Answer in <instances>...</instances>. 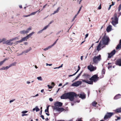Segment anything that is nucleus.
I'll return each instance as SVG.
<instances>
[{
	"mask_svg": "<svg viewBox=\"0 0 121 121\" xmlns=\"http://www.w3.org/2000/svg\"><path fill=\"white\" fill-rule=\"evenodd\" d=\"M109 40V37L106 35V33H104V35L103 37L97 46V50L98 51L100 50L101 49L100 47H102L103 48L104 45H107Z\"/></svg>",
	"mask_w": 121,
	"mask_h": 121,
	"instance_id": "f257e3e1",
	"label": "nucleus"
},
{
	"mask_svg": "<svg viewBox=\"0 0 121 121\" xmlns=\"http://www.w3.org/2000/svg\"><path fill=\"white\" fill-rule=\"evenodd\" d=\"M77 95L73 92H69L63 94L61 96L62 99H69L71 101H73L74 99V97H77Z\"/></svg>",
	"mask_w": 121,
	"mask_h": 121,
	"instance_id": "f03ea898",
	"label": "nucleus"
},
{
	"mask_svg": "<svg viewBox=\"0 0 121 121\" xmlns=\"http://www.w3.org/2000/svg\"><path fill=\"white\" fill-rule=\"evenodd\" d=\"M112 20V25L115 26V25L118 23V18L117 17V14L115 13L114 15V17L111 18Z\"/></svg>",
	"mask_w": 121,
	"mask_h": 121,
	"instance_id": "7ed1b4c3",
	"label": "nucleus"
},
{
	"mask_svg": "<svg viewBox=\"0 0 121 121\" xmlns=\"http://www.w3.org/2000/svg\"><path fill=\"white\" fill-rule=\"evenodd\" d=\"M101 59V56L99 55L98 56H95L93 58V61L95 63L97 64L98 61H100Z\"/></svg>",
	"mask_w": 121,
	"mask_h": 121,
	"instance_id": "20e7f679",
	"label": "nucleus"
},
{
	"mask_svg": "<svg viewBox=\"0 0 121 121\" xmlns=\"http://www.w3.org/2000/svg\"><path fill=\"white\" fill-rule=\"evenodd\" d=\"M99 78L98 77L97 74H95L92 76L89 79L90 80V81H92L93 83V82H96L98 80Z\"/></svg>",
	"mask_w": 121,
	"mask_h": 121,
	"instance_id": "39448f33",
	"label": "nucleus"
},
{
	"mask_svg": "<svg viewBox=\"0 0 121 121\" xmlns=\"http://www.w3.org/2000/svg\"><path fill=\"white\" fill-rule=\"evenodd\" d=\"M114 114L113 112H107L105 116L104 119L106 120L107 119L110 118Z\"/></svg>",
	"mask_w": 121,
	"mask_h": 121,
	"instance_id": "423d86ee",
	"label": "nucleus"
},
{
	"mask_svg": "<svg viewBox=\"0 0 121 121\" xmlns=\"http://www.w3.org/2000/svg\"><path fill=\"white\" fill-rule=\"evenodd\" d=\"M53 109L54 110H56L57 111L61 112L63 111L64 109L63 108H59L56 106H52Z\"/></svg>",
	"mask_w": 121,
	"mask_h": 121,
	"instance_id": "0eeeda50",
	"label": "nucleus"
},
{
	"mask_svg": "<svg viewBox=\"0 0 121 121\" xmlns=\"http://www.w3.org/2000/svg\"><path fill=\"white\" fill-rule=\"evenodd\" d=\"M88 69L90 71H93L95 70L96 69V67H94L93 65H89L88 67Z\"/></svg>",
	"mask_w": 121,
	"mask_h": 121,
	"instance_id": "6e6552de",
	"label": "nucleus"
},
{
	"mask_svg": "<svg viewBox=\"0 0 121 121\" xmlns=\"http://www.w3.org/2000/svg\"><path fill=\"white\" fill-rule=\"evenodd\" d=\"M31 29V27H30L28 28L26 30H22L20 31V33L21 34H25L28 33L29 31Z\"/></svg>",
	"mask_w": 121,
	"mask_h": 121,
	"instance_id": "1a4fd4ad",
	"label": "nucleus"
},
{
	"mask_svg": "<svg viewBox=\"0 0 121 121\" xmlns=\"http://www.w3.org/2000/svg\"><path fill=\"white\" fill-rule=\"evenodd\" d=\"M116 51L115 50H114L111 53L108 54V58H110L115 53Z\"/></svg>",
	"mask_w": 121,
	"mask_h": 121,
	"instance_id": "9d476101",
	"label": "nucleus"
},
{
	"mask_svg": "<svg viewBox=\"0 0 121 121\" xmlns=\"http://www.w3.org/2000/svg\"><path fill=\"white\" fill-rule=\"evenodd\" d=\"M115 64L117 65L121 66V58L117 59L115 61Z\"/></svg>",
	"mask_w": 121,
	"mask_h": 121,
	"instance_id": "9b49d317",
	"label": "nucleus"
},
{
	"mask_svg": "<svg viewBox=\"0 0 121 121\" xmlns=\"http://www.w3.org/2000/svg\"><path fill=\"white\" fill-rule=\"evenodd\" d=\"M82 83L81 81H78L73 83L72 85L76 86H78L79 85L81 84Z\"/></svg>",
	"mask_w": 121,
	"mask_h": 121,
	"instance_id": "f8f14e48",
	"label": "nucleus"
},
{
	"mask_svg": "<svg viewBox=\"0 0 121 121\" xmlns=\"http://www.w3.org/2000/svg\"><path fill=\"white\" fill-rule=\"evenodd\" d=\"M13 40V39H10V40H7L5 41V42H3V44H5L7 45H11L12 44V43L11 42Z\"/></svg>",
	"mask_w": 121,
	"mask_h": 121,
	"instance_id": "ddd939ff",
	"label": "nucleus"
},
{
	"mask_svg": "<svg viewBox=\"0 0 121 121\" xmlns=\"http://www.w3.org/2000/svg\"><path fill=\"white\" fill-rule=\"evenodd\" d=\"M54 105V106L61 107L62 105V103L61 102H57L55 103Z\"/></svg>",
	"mask_w": 121,
	"mask_h": 121,
	"instance_id": "4468645a",
	"label": "nucleus"
},
{
	"mask_svg": "<svg viewBox=\"0 0 121 121\" xmlns=\"http://www.w3.org/2000/svg\"><path fill=\"white\" fill-rule=\"evenodd\" d=\"M83 76L84 78L86 79L89 78L90 77V75L87 73H84L83 75Z\"/></svg>",
	"mask_w": 121,
	"mask_h": 121,
	"instance_id": "2eb2a0df",
	"label": "nucleus"
},
{
	"mask_svg": "<svg viewBox=\"0 0 121 121\" xmlns=\"http://www.w3.org/2000/svg\"><path fill=\"white\" fill-rule=\"evenodd\" d=\"M79 96V97L82 98V99H84L86 98V95L84 94H80L79 95L78 94L77 96Z\"/></svg>",
	"mask_w": 121,
	"mask_h": 121,
	"instance_id": "dca6fc26",
	"label": "nucleus"
},
{
	"mask_svg": "<svg viewBox=\"0 0 121 121\" xmlns=\"http://www.w3.org/2000/svg\"><path fill=\"white\" fill-rule=\"evenodd\" d=\"M83 82H85L89 84H93V82L92 81H90L86 80H82Z\"/></svg>",
	"mask_w": 121,
	"mask_h": 121,
	"instance_id": "f3484780",
	"label": "nucleus"
},
{
	"mask_svg": "<svg viewBox=\"0 0 121 121\" xmlns=\"http://www.w3.org/2000/svg\"><path fill=\"white\" fill-rule=\"evenodd\" d=\"M121 98V95L119 94L116 95L114 97V99H117Z\"/></svg>",
	"mask_w": 121,
	"mask_h": 121,
	"instance_id": "a211bd4d",
	"label": "nucleus"
},
{
	"mask_svg": "<svg viewBox=\"0 0 121 121\" xmlns=\"http://www.w3.org/2000/svg\"><path fill=\"white\" fill-rule=\"evenodd\" d=\"M111 25H109L107 27L106 29V31L107 32H109L111 31Z\"/></svg>",
	"mask_w": 121,
	"mask_h": 121,
	"instance_id": "6ab92c4d",
	"label": "nucleus"
},
{
	"mask_svg": "<svg viewBox=\"0 0 121 121\" xmlns=\"http://www.w3.org/2000/svg\"><path fill=\"white\" fill-rule=\"evenodd\" d=\"M121 48V39L120 40L119 44L117 46L116 48L117 50Z\"/></svg>",
	"mask_w": 121,
	"mask_h": 121,
	"instance_id": "aec40b11",
	"label": "nucleus"
},
{
	"mask_svg": "<svg viewBox=\"0 0 121 121\" xmlns=\"http://www.w3.org/2000/svg\"><path fill=\"white\" fill-rule=\"evenodd\" d=\"M115 111L116 113L121 112V107L116 109L115 110Z\"/></svg>",
	"mask_w": 121,
	"mask_h": 121,
	"instance_id": "412c9836",
	"label": "nucleus"
},
{
	"mask_svg": "<svg viewBox=\"0 0 121 121\" xmlns=\"http://www.w3.org/2000/svg\"><path fill=\"white\" fill-rule=\"evenodd\" d=\"M7 59L6 58H5L4 60L2 61H1L0 62V66H1L3 63L5 62V61L7 60Z\"/></svg>",
	"mask_w": 121,
	"mask_h": 121,
	"instance_id": "4be33fe9",
	"label": "nucleus"
},
{
	"mask_svg": "<svg viewBox=\"0 0 121 121\" xmlns=\"http://www.w3.org/2000/svg\"><path fill=\"white\" fill-rule=\"evenodd\" d=\"M108 65H109L108 67V69L112 67V63H108Z\"/></svg>",
	"mask_w": 121,
	"mask_h": 121,
	"instance_id": "5701e85b",
	"label": "nucleus"
},
{
	"mask_svg": "<svg viewBox=\"0 0 121 121\" xmlns=\"http://www.w3.org/2000/svg\"><path fill=\"white\" fill-rule=\"evenodd\" d=\"M34 33V32H32L31 33H30L28 35L26 36H27V38H28V39L29 37H30L32 36V35Z\"/></svg>",
	"mask_w": 121,
	"mask_h": 121,
	"instance_id": "b1692460",
	"label": "nucleus"
},
{
	"mask_svg": "<svg viewBox=\"0 0 121 121\" xmlns=\"http://www.w3.org/2000/svg\"><path fill=\"white\" fill-rule=\"evenodd\" d=\"M97 102H95V101H94L93 102L92 104V105L94 107L96 105V104H97Z\"/></svg>",
	"mask_w": 121,
	"mask_h": 121,
	"instance_id": "393cba45",
	"label": "nucleus"
},
{
	"mask_svg": "<svg viewBox=\"0 0 121 121\" xmlns=\"http://www.w3.org/2000/svg\"><path fill=\"white\" fill-rule=\"evenodd\" d=\"M16 64V62H14L11 64L9 65V67H11L13 66H15Z\"/></svg>",
	"mask_w": 121,
	"mask_h": 121,
	"instance_id": "a878e982",
	"label": "nucleus"
},
{
	"mask_svg": "<svg viewBox=\"0 0 121 121\" xmlns=\"http://www.w3.org/2000/svg\"><path fill=\"white\" fill-rule=\"evenodd\" d=\"M60 9V7H59L55 11L54 13H53V14H54L55 13H57L59 12V10Z\"/></svg>",
	"mask_w": 121,
	"mask_h": 121,
	"instance_id": "bb28decb",
	"label": "nucleus"
},
{
	"mask_svg": "<svg viewBox=\"0 0 121 121\" xmlns=\"http://www.w3.org/2000/svg\"><path fill=\"white\" fill-rule=\"evenodd\" d=\"M28 38H27V36H26L25 37H24L23 38H22V40H23V41H24L25 40H26L27 39H28Z\"/></svg>",
	"mask_w": 121,
	"mask_h": 121,
	"instance_id": "cd10ccee",
	"label": "nucleus"
},
{
	"mask_svg": "<svg viewBox=\"0 0 121 121\" xmlns=\"http://www.w3.org/2000/svg\"><path fill=\"white\" fill-rule=\"evenodd\" d=\"M38 11H36V12H32V13H31L30 14V16H31V15H34L35 14L38 12Z\"/></svg>",
	"mask_w": 121,
	"mask_h": 121,
	"instance_id": "c85d7f7f",
	"label": "nucleus"
},
{
	"mask_svg": "<svg viewBox=\"0 0 121 121\" xmlns=\"http://www.w3.org/2000/svg\"><path fill=\"white\" fill-rule=\"evenodd\" d=\"M49 106H48L47 107V109H46L45 111V112H47L48 113L49 112L48 110H49Z\"/></svg>",
	"mask_w": 121,
	"mask_h": 121,
	"instance_id": "c756f323",
	"label": "nucleus"
},
{
	"mask_svg": "<svg viewBox=\"0 0 121 121\" xmlns=\"http://www.w3.org/2000/svg\"><path fill=\"white\" fill-rule=\"evenodd\" d=\"M48 26H49V25H48L46 26H45L44 27L43 29V30H46L48 27Z\"/></svg>",
	"mask_w": 121,
	"mask_h": 121,
	"instance_id": "7c9ffc66",
	"label": "nucleus"
},
{
	"mask_svg": "<svg viewBox=\"0 0 121 121\" xmlns=\"http://www.w3.org/2000/svg\"><path fill=\"white\" fill-rule=\"evenodd\" d=\"M80 69V67L79 65L78 66V69L77 71L75 72L76 73L78 72L79 71Z\"/></svg>",
	"mask_w": 121,
	"mask_h": 121,
	"instance_id": "2f4dec72",
	"label": "nucleus"
},
{
	"mask_svg": "<svg viewBox=\"0 0 121 121\" xmlns=\"http://www.w3.org/2000/svg\"><path fill=\"white\" fill-rule=\"evenodd\" d=\"M116 117L117 118V119H115V120L116 121H117L118 120H119L121 119V117H118V116H116Z\"/></svg>",
	"mask_w": 121,
	"mask_h": 121,
	"instance_id": "473e14b6",
	"label": "nucleus"
},
{
	"mask_svg": "<svg viewBox=\"0 0 121 121\" xmlns=\"http://www.w3.org/2000/svg\"><path fill=\"white\" fill-rule=\"evenodd\" d=\"M1 40V41H2V42L5 41L6 39L5 38H3L2 39H0Z\"/></svg>",
	"mask_w": 121,
	"mask_h": 121,
	"instance_id": "72a5a7b5",
	"label": "nucleus"
},
{
	"mask_svg": "<svg viewBox=\"0 0 121 121\" xmlns=\"http://www.w3.org/2000/svg\"><path fill=\"white\" fill-rule=\"evenodd\" d=\"M37 78L39 80H42V79L41 77L40 76V77H38Z\"/></svg>",
	"mask_w": 121,
	"mask_h": 121,
	"instance_id": "f704fd0d",
	"label": "nucleus"
},
{
	"mask_svg": "<svg viewBox=\"0 0 121 121\" xmlns=\"http://www.w3.org/2000/svg\"><path fill=\"white\" fill-rule=\"evenodd\" d=\"M63 64H62L60 66H59L58 67H56V68H54V69H57V68H60L62 67L63 66Z\"/></svg>",
	"mask_w": 121,
	"mask_h": 121,
	"instance_id": "c9c22d12",
	"label": "nucleus"
},
{
	"mask_svg": "<svg viewBox=\"0 0 121 121\" xmlns=\"http://www.w3.org/2000/svg\"><path fill=\"white\" fill-rule=\"evenodd\" d=\"M35 108H36V112H38V111H39L40 109H39L37 107H35Z\"/></svg>",
	"mask_w": 121,
	"mask_h": 121,
	"instance_id": "e433bc0d",
	"label": "nucleus"
},
{
	"mask_svg": "<svg viewBox=\"0 0 121 121\" xmlns=\"http://www.w3.org/2000/svg\"><path fill=\"white\" fill-rule=\"evenodd\" d=\"M27 112H28V111H22V113L24 114V113H27Z\"/></svg>",
	"mask_w": 121,
	"mask_h": 121,
	"instance_id": "4c0bfd02",
	"label": "nucleus"
},
{
	"mask_svg": "<svg viewBox=\"0 0 121 121\" xmlns=\"http://www.w3.org/2000/svg\"><path fill=\"white\" fill-rule=\"evenodd\" d=\"M5 67H3L2 68H1L0 69V70H5Z\"/></svg>",
	"mask_w": 121,
	"mask_h": 121,
	"instance_id": "58836bf2",
	"label": "nucleus"
},
{
	"mask_svg": "<svg viewBox=\"0 0 121 121\" xmlns=\"http://www.w3.org/2000/svg\"><path fill=\"white\" fill-rule=\"evenodd\" d=\"M82 7V6H81L80 7L79 9V11L77 13V14H78L79 13V12L81 11Z\"/></svg>",
	"mask_w": 121,
	"mask_h": 121,
	"instance_id": "ea45409f",
	"label": "nucleus"
},
{
	"mask_svg": "<svg viewBox=\"0 0 121 121\" xmlns=\"http://www.w3.org/2000/svg\"><path fill=\"white\" fill-rule=\"evenodd\" d=\"M76 74V73H74V74H73V75H69V77H70L71 76H74V75H75Z\"/></svg>",
	"mask_w": 121,
	"mask_h": 121,
	"instance_id": "a19ab883",
	"label": "nucleus"
},
{
	"mask_svg": "<svg viewBox=\"0 0 121 121\" xmlns=\"http://www.w3.org/2000/svg\"><path fill=\"white\" fill-rule=\"evenodd\" d=\"M23 41V40H22V39L21 40L18 41H17V42L18 43H20V42H22Z\"/></svg>",
	"mask_w": 121,
	"mask_h": 121,
	"instance_id": "79ce46f5",
	"label": "nucleus"
},
{
	"mask_svg": "<svg viewBox=\"0 0 121 121\" xmlns=\"http://www.w3.org/2000/svg\"><path fill=\"white\" fill-rule=\"evenodd\" d=\"M28 115V114H22V117H23L24 116H27Z\"/></svg>",
	"mask_w": 121,
	"mask_h": 121,
	"instance_id": "37998d69",
	"label": "nucleus"
},
{
	"mask_svg": "<svg viewBox=\"0 0 121 121\" xmlns=\"http://www.w3.org/2000/svg\"><path fill=\"white\" fill-rule=\"evenodd\" d=\"M105 70L104 69H103V70H102V72L103 74H105Z\"/></svg>",
	"mask_w": 121,
	"mask_h": 121,
	"instance_id": "c03bdc74",
	"label": "nucleus"
},
{
	"mask_svg": "<svg viewBox=\"0 0 121 121\" xmlns=\"http://www.w3.org/2000/svg\"><path fill=\"white\" fill-rule=\"evenodd\" d=\"M98 9H101V5L100 4L98 8Z\"/></svg>",
	"mask_w": 121,
	"mask_h": 121,
	"instance_id": "a18cd8bd",
	"label": "nucleus"
},
{
	"mask_svg": "<svg viewBox=\"0 0 121 121\" xmlns=\"http://www.w3.org/2000/svg\"><path fill=\"white\" fill-rule=\"evenodd\" d=\"M40 117L43 119H44V116L43 115H41L40 116Z\"/></svg>",
	"mask_w": 121,
	"mask_h": 121,
	"instance_id": "49530a36",
	"label": "nucleus"
},
{
	"mask_svg": "<svg viewBox=\"0 0 121 121\" xmlns=\"http://www.w3.org/2000/svg\"><path fill=\"white\" fill-rule=\"evenodd\" d=\"M43 30V29H42V30H41L39 31L38 32V33H41L42 32V31Z\"/></svg>",
	"mask_w": 121,
	"mask_h": 121,
	"instance_id": "de8ad7c7",
	"label": "nucleus"
},
{
	"mask_svg": "<svg viewBox=\"0 0 121 121\" xmlns=\"http://www.w3.org/2000/svg\"><path fill=\"white\" fill-rule=\"evenodd\" d=\"M49 100L51 101H52L53 100V99L52 98H49Z\"/></svg>",
	"mask_w": 121,
	"mask_h": 121,
	"instance_id": "09e8293b",
	"label": "nucleus"
},
{
	"mask_svg": "<svg viewBox=\"0 0 121 121\" xmlns=\"http://www.w3.org/2000/svg\"><path fill=\"white\" fill-rule=\"evenodd\" d=\"M53 46V44H52V45L48 47V49L50 48H51V47H52Z\"/></svg>",
	"mask_w": 121,
	"mask_h": 121,
	"instance_id": "8fccbe9b",
	"label": "nucleus"
},
{
	"mask_svg": "<svg viewBox=\"0 0 121 121\" xmlns=\"http://www.w3.org/2000/svg\"><path fill=\"white\" fill-rule=\"evenodd\" d=\"M30 16V14L29 15H24L23 16V17H28V16Z\"/></svg>",
	"mask_w": 121,
	"mask_h": 121,
	"instance_id": "3c124183",
	"label": "nucleus"
},
{
	"mask_svg": "<svg viewBox=\"0 0 121 121\" xmlns=\"http://www.w3.org/2000/svg\"><path fill=\"white\" fill-rule=\"evenodd\" d=\"M47 4H46L43 7V9H42L43 10V9H44V8L46 7V6H47Z\"/></svg>",
	"mask_w": 121,
	"mask_h": 121,
	"instance_id": "603ef678",
	"label": "nucleus"
},
{
	"mask_svg": "<svg viewBox=\"0 0 121 121\" xmlns=\"http://www.w3.org/2000/svg\"><path fill=\"white\" fill-rule=\"evenodd\" d=\"M48 87L49 88L51 89V88H52V86H49V85H48Z\"/></svg>",
	"mask_w": 121,
	"mask_h": 121,
	"instance_id": "864d4df0",
	"label": "nucleus"
},
{
	"mask_svg": "<svg viewBox=\"0 0 121 121\" xmlns=\"http://www.w3.org/2000/svg\"><path fill=\"white\" fill-rule=\"evenodd\" d=\"M10 67H9V65L8 66H6V67H5V69H8Z\"/></svg>",
	"mask_w": 121,
	"mask_h": 121,
	"instance_id": "5fc2aeb1",
	"label": "nucleus"
},
{
	"mask_svg": "<svg viewBox=\"0 0 121 121\" xmlns=\"http://www.w3.org/2000/svg\"><path fill=\"white\" fill-rule=\"evenodd\" d=\"M53 22V20H52V21H51L49 23V24L48 25H49V26L50 24H51Z\"/></svg>",
	"mask_w": 121,
	"mask_h": 121,
	"instance_id": "6e6d98bb",
	"label": "nucleus"
},
{
	"mask_svg": "<svg viewBox=\"0 0 121 121\" xmlns=\"http://www.w3.org/2000/svg\"><path fill=\"white\" fill-rule=\"evenodd\" d=\"M88 34H86V35H85V39H86L88 36Z\"/></svg>",
	"mask_w": 121,
	"mask_h": 121,
	"instance_id": "4d7b16f0",
	"label": "nucleus"
},
{
	"mask_svg": "<svg viewBox=\"0 0 121 121\" xmlns=\"http://www.w3.org/2000/svg\"><path fill=\"white\" fill-rule=\"evenodd\" d=\"M82 71L80 73H79L78 76L79 77H80V75H81V74L82 73Z\"/></svg>",
	"mask_w": 121,
	"mask_h": 121,
	"instance_id": "13d9d810",
	"label": "nucleus"
},
{
	"mask_svg": "<svg viewBox=\"0 0 121 121\" xmlns=\"http://www.w3.org/2000/svg\"><path fill=\"white\" fill-rule=\"evenodd\" d=\"M46 64L47 65H49V66H51L52 65V64H48V63H47Z\"/></svg>",
	"mask_w": 121,
	"mask_h": 121,
	"instance_id": "bf43d9fd",
	"label": "nucleus"
},
{
	"mask_svg": "<svg viewBox=\"0 0 121 121\" xmlns=\"http://www.w3.org/2000/svg\"><path fill=\"white\" fill-rule=\"evenodd\" d=\"M115 2H112V4H111L112 6L114 4Z\"/></svg>",
	"mask_w": 121,
	"mask_h": 121,
	"instance_id": "052dcab7",
	"label": "nucleus"
},
{
	"mask_svg": "<svg viewBox=\"0 0 121 121\" xmlns=\"http://www.w3.org/2000/svg\"><path fill=\"white\" fill-rule=\"evenodd\" d=\"M77 14L76 15H75V16L73 18V19L72 20V21H73L74 20L76 16H77Z\"/></svg>",
	"mask_w": 121,
	"mask_h": 121,
	"instance_id": "680f3d73",
	"label": "nucleus"
},
{
	"mask_svg": "<svg viewBox=\"0 0 121 121\" xmlns=\"http://www.w3.org/2000/svg\"><path fill=\"white\" fill-rule=\"evenodd\" d=\"M15 99H13V100H11L10 101H9V102L10 103H11L12 102H13L14 101V100H15Z\"/></svg>",
	"mask_w": 121,
	"mask_h": 121,
	"instance_id": "e2e57ef3",
	"label": "nucleus"
},
{
	"mask_svg": "<svg viewBox=\"0 0 121 121\" xmlns=\"http://www.w3.org/2000/svg\"><path fill=\"white\" fill-rule=\"evenodd\" d=\"M48 48H46L45 49H44V50H48Z\"/></svg>",
	"mask_w": 121,
	"mask_h": 121,
	"instance_id": "0e129e2a",
	"label": "nucleus"
},
{
	"mask_svg": "<svg viewBox=\"0 0 121 121\" xmlns=\"http://www.w3.org/2000/svg\"><path fill=\"white\" fill-rule=\"evenodd\" d=\"M56 41L54 42V43L52 44L54 46L55 44L56 43Z\"/></svg>",
	"mask_w": 121,
	"mask_h": 121,
	"instance_id": "69168bd1",
	"label": "nucleus"
},
{
	"mask_svg": "<svg viewBox=\"0 0 121 121\" xmlns=\"http://www.w3.org/2000/svg\"><path fill=\"white\" fill-rule=\"evenodd\" d=\"M79 77L78 76H77L75 78V80H76Z\"/></svg>",
	"mask_w": 121,
	"mask_h": 121,
	"instance_id": "338daca9",
	"label": "nucleus"
},
{
	"mask_svg": "<svg viewBox=\"0 0 121 121\" xmlns=\"http://www.w3.org/2000/svg\"><path fill=\"white\" fill-rule=\"evenodd\" d=\"M57 121H64V120H57Z\"/></svg>",
	"mask_w": 121,
	"mask_h": 121,
	"instance_id": "774afa93",
	"label": "nucleus"
}]
</instances>
